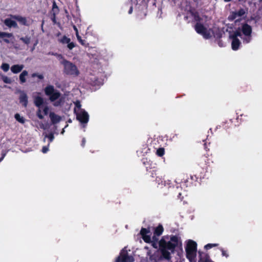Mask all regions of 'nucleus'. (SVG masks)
Returning a JSON list of instances; mask_svg holds the SVG:
<instances>
[{"instance_id":"aec40b11","label":"nucleus","mask_w":262,"mask_h":262,"mask_svg":"<svg viewBox=\"0 0 262 262\" xmlns=\"http://www.w3.org/2000/svg\"><path fill=\"white\" fill-rule=\"evenodd\" d=\"M47 138H48L49 139V143H48V145H49L50 143L52 142L53 140L54 139V134L53 133H50L49 135L46 134L45 135V138H44V139H43L44 141H46V139Z\"/></svg>"},{"instance_id":"f257e3e1","label":"nucleus","mask_w":262,"mask_h":262,"mask_svg":"<svg viewBox=\"0 0 262 262\" xmlns=\"http://www.w3.org/2000/svg\"><path fill=\"white\" fill-rule=\"evenodd\" d=\"M163 232V228L161 225H159L155 228L152 238L149 234V230L146 228H142L140 234L145 242L151 243L152 246L156 249L159 248L163 257L169 259L171 253L174 252V248L179 244L181 245V242L180 238L176 236H171L169 241H166V237H163L159 241L157 236L161 235Z\"/></svg>"},{"instance_id":"dca6fc26","label":"nucleus","mask_w":262,"mask_h":262,"mask_svg":"<svg viewBox=\"0 0 262 262\" xmlns=\"http://www.w3.org/2000/svg\"><path fill=\"white\" fill-rule=\"evenodd\" d=\"M43 103V99L41 97L37 96L35 97L34 103L38 107H41V106Z\"/></svg>"},{"instance_id":"c756f323","label":"nucleus","mask_w":262,"mask_h":262,"mask_svg":"<svg viewBox=\"0 0 262 262\" xmlns=\"http://www.w3.org/2000/svg\"><path fill=\"white\" fill-rule=\"evenodd\" d=\"M32 77H37V78H38L39 79H43V76L41 74H37V73H33L32 75Z\"/></svg>"},{"instance_id":"f03ea898","label":"nucleus","mask_w":262,"mask_h":262,"mask_svg":"<svg viewBox=\"0 0 262 262\" xmlns=\"http://www.w3.org/2000/svg\"><path fill=\"white\" fill-rule=\"evenodd\" d=\"M252 28L248 24H243L236 31L230 32L229 38L231 41L232 50H237L241 45L239 37L244 43H248L251 40Z\"/></svg>"},{"instance_id":"4c0bfd02","label":"nucleus","mask_w":262,"mask_h":262,"mask_svg":"<svg viewBox=\"0 0 262 262\" xmlns=\"http://www.w3.org/2000/svg\"><path fill=\"white\" fill-rule=\"evenodd\" d=\"M85 143V139L83 138L82 140V146H84Z\"/></svg>"},{"instance_id":"58836bf2","label":"nucleus","mask_w":262,"mask_h":262,"mask_svg":"<svg viewBox=\"0 0 262 262\" xmlns=\"http://www.w3.org/2000/svg\"><path fill=\"white\" fill-rule=\"evenodd\" d=\"M55 8L57 9V7L55 3L54 2V4H53V9H54Z\"/></svg>"},{"instance_id":"4be33fe9","label":"nucleus","mask_w":262,"mask_h":262,"mask_svg":"<svg viewBox=\"0 0 262 262\" xmlns=\"http://www.w3.org/2000/svg\"><path fill=\"white\" fill-rule=\"evenodd\" d=\"M5 37L10 38L13 37V34L12 33L0 32V38Z\"/></svg>"},{"instance_id":"a878e982","label":"nucleus","mask_w":262,"mask_h":262,"mask_svg":"<svg viewBox=\"0 0 262 262\" xmlns=\"http://www.w3.org/2000/svg\"><path fill=\"white\" fill-rule=\"evenodd\" d=\"M20 40L27 45L29 44L30 42V38L28 37H21L20 38Z\"/></svg>"},{"instance_id":"f704fd0d","label":"nucleus","mask_w":262,"mask_h":262,"mask_svg":"<svg viewBox=\"0 0 262 262\" xmlns=\"http://www.w3.org/2000/svg\"><path fill=\"white\" fill-rule=\"evenodd\" d=\"M60 103H61V99H60L58 101H56L54 103V105L56 106H59L60 104Z\"/></svg>"},{"instance_id":"2eb2a0df","label":"nucleus","mask_w":262,"mask_h":262,"mask_svg":"<svg viewBox=\"0 0 262 262\" xmlns=\"http://www.w3.org/2000/svg\"><path fill=\"white\" fill-rule=\"evenodd\" d=\"M28 75V72L26 70H24L22 71V72L20 73V74L19 76V79L20 80V82L21 83H24L26 82V77Z\"/></svg>"},{"instance_id":"7c9ffc66","label":"nucleus","mask_w":262,"mask_h":262,"mask_svg":"<svg viewBox=\"0 0 262 262\" xmlns=\"http://www.w3.org/2000/svg\"><path fill=\"white\" fill-rule=\"evenodd\" d=\"M49 107L47 106H45L43 107L42 109V112H43L45 115H47L48 113Z\"/></svg>"},{"instance_id":"412c9836","label":"nucleus","mask_w":262,"mask_h":262,"mask_svg":"<svg viewBox=\"0 0 262 262\" xmlns=\"http://www.w3.org/2000/svg\"><path fill=\"white\" fill-rule=\"evenodd\" d=\"M1 68L3 71L6 72L9 70L10 68V66L8 63H3L1 66Z\"/></svg>"},{"instance_id":"ea45409f","label":"nucleus","mask_w":262,"mask_h":262,"mask_svg":"<svg viewBox=\"0 0 262 262\" xmlns=\"http://www.w3.org/2000/svg\"><path fill=\"white\" fill-rule=\"evenodd\" d=\"M132 12H133V8H132V7H130V9H129V11H128V13H129V14H131V13H132Z\"/></svg>"},{"instance_id":"9d476101","label":"nucleus","mask_w":262,"mask_h":262,"mask_svg":"<svg viewBox=\"0 0 262 262\" xmlns=\"http://www.w3.org/2000/svg\"><path fill=\"white\" fill-rule=\"evenodd\" d=\"M59 41L62 44H67V47L70 50H72L75 47V43L71 42V39L66 36H62Z\"/></svg>"},{"instance_id":"39448f33","label":"nucleus","mask_w":262,"mask_h":262,"mask_svg":"<svg viewBox=\"0 0 262 262\" xmlns=\"http://www.w3.org/2000/svg\"><path fill=\"white\" fill-rule=\"evenodd\" d=\"M196 243L195 242L192 240H189L188 241L186 247V252L187 257L190 260H192L196 256Z\"/></svg>"},{"instance_id":"c9c22d12","label":"nucleus","mask_w":262,"mask_h":262,"mask_svg":"<svg viewBox=\"0 0 262 262\" xmlns=\"http://www.w3.org/2000/svg\"><path fill=\"white\" fill-rule=\"evenodd\" d=\"M73 29H74V30H75V31L76 32V34L79 33H78V30L77 27L75 25L73 26Z\"/></svg>"},{"instance_id":"20e7f679","label":"nucleus","mask_w":262,"mask_h":262,"mask_svg":"<svg viewBox=\"0 0 262 262\" xmlns=\"http://www.w3.org/2000/svg\"><path fill=\"white\" fill-rule=\"evenodd\" d=\"M63 72L68 75L77 76L79 75V72L76 66L68 60H64Z\"/></svg>"},{"instance_id":"6ab92c4d","label":"nucleus","mask_w":262,"mask_h":262,"mask_svg":"<svg viewBox=\"0 0 262 262\" xmlns=\"http://www.w3.org/2000/svg\"><path fill=\"white\" fill-rule=\"evenodd\" d=\"M52 55L55 56L58 59V60L60 61V63L62 64H63L64 60H67L61 54H59L57 53H52Z\"/></svg>"},{"instance_id":"5701e85b","label":"nucleus","mask_w":262,"mask_h":262,"mask_svg":"<svg viewBox=\"0 0 262 262\" xmlns=\"http://www.w3.org/2000/svg\"><path fill=\"white\" fill-rule=\"evenodd\" d=\"M74 104L75 105V107L74 108V112H77V111L79 110H83L81 108L80 102L79 101H76L74 102Z\"/></svg>"},{"instance_id":"1a4fd4ad","label":"nucleus","mask_w":262,"mask_h":262,"mask_svg":"<svg viewBox=\"0 0 262 262\" xmlns=\"http://www.w3.org/2000/svg\"><path fill=\"white\" fill-rule=\"evenodd\" d=\"M246 13V10L244 9H241L237 11H233L229 16V19L236 21L239 20L242 17H244Z\"/></svg>"},{"instance_id":"7ed1b4c3","label":"nucleus","mask_w":262,"mask_h":262,"mask_svg":"<svg viewBox=\"0 0 262 262\" xmlns=\"http://www.w3.org/2000/svg\"><path fill=\"white\" fill-rule=\"evenodd\" d=\"M197 33L201 34L205 38L208 39L213 36L216 38H220L222 36V31L218 28H214L213 30H208L200 23H197L195 27Z\"/></svg>"},{"instance_id":"ddd939ff","label":"nucleus","mask_w":262,"mask_h":262,"mask_svg":"<svg viewBox=\"0 0 262 262\" xmlns=\"http://www.w3.org/2000/svg\"><path fill=\"white\" fill-rule=\"evenodd\" d=\"M20 102L24 106H27L28 104V97L26 94L21 92L19 97Z\"/></svg>"},{"instance_id":"0eeeda50","label":"nucleus","mask_w":262,"mask_h":262,"mask_svg":"<svg viewBox=\"0 0 262 262\" xmlns=\"http://www.w3.org/2000/svg\"><path fill=\"white\" fill-rule=\"evenodd\" d=\"M77 119L85 127L89 121V115L84 110H79L75 113Z\"/></svg>"},{"instance_id":"2f4dec72","label":"nucleus","mask_w":262,"mask_h":262,"mask_svg":"<svg viewBox=\"0 0 262 262\" xmlns=\"http://www.w3.org/2000/svg\"><path fill=\"white\" fill-rule=\"evenodd\" d=\"M49 145H48L47 146H43L42 149V151L43 153H46L49 150L48 148Z\"/></svg>"},{"instance_id":"f8f14e48","label":"nucleus","mask_w":262,"mask_h":262,"mask_svg":"<svg viewBox=\"0 0 262 262\" xmlns=\"http://www.w3.org/2000/svg\"><path fill=\"white\" fill-rule=\"evenodd\" d=\"M24 68L23 64H14L11 66V71L13 74H17L20 72Z\"/></svg>"},{"instance_id":"473e14b6","label":"nucleus","mask_w":262,"mask_h":262,"mask_svg":"<svg viewBox=\"0 0 262 262\" xmlns=\"http://www.w3.org/2000/svg\"><path fill=\"white\" fill-rule=\"evenodd\" d=\"M39 126L41 128L43 129H47V127H46V125H45L43 123H39Z\"/></svg>"},{"instance_id":"423d86ee","label":"nucleus","mask_w":262,"mask_h":262,"mask_svg":"<svg viewBox=\"0 0 262 262\" xmlns=\"http://www.w3.org/2000/svg\"><path fill=\"white\" fill-rule=\"evenodd\" d=\"M45 92L46 95L49 97V99L52 102L57 100L60 96V93L55 90L52 85L47 86L45 89Z\"/></svg>"},{"instance_id":"4468645a","label":"nucleus","mask_w":262,"mask_h":262,"mask_svg":"<svg viewBox=\"0 0 262 262\" xmlns=\"http://www.w3.org/2000/svg\"><path fill=\"white\" fill-rule=\"evenodd\" d=\"M0 79L6 84H11L13 82L11 78H9L2 73H0Z\"/></svg>"},{"instance_id":"e433bc0d","label":"nucleus","mask_w":262,"mask_h":262,"mask_svg":"<svg viewBox=\"0 0 262 262\" xmlns=\"http://www.w3.org/2000/svg\"><path fill=\"white\" fill-rule=\"evenodd\" d=\"M4 41L8 43L10 42V41L8 39H4Z\"/></svg>"},{"instance_id":"cd10ccee","label":"nucleus","mask_w":262,"mask_h":262,"mask_svg":"<svg viewBox=\"0 0 262 262\" xmlns=\"http://www.w3.org/2000/svg\"><path fill=\"white\" fill-rule=\"evenodd\" d=\"M164 154V150L163 148H159L157 150V154L159 156H162Z\"/></svg>"},{"instance_id":"c85d7f7f","label":"nucleus","mask_w":262,"mask_h":262,"mask_svg":"<svg viewBox=\"0 0 262 262\" xmlns=\"http://www.w3.org/2000/svg\"><path fill=\"white\" fill-rule=\"evenodd\" d=\"M76 37H77V38L78 40L80 42V43L81 45H84L85 41H84V40H82L81 39V37L79 36V33L76 34Z\"/></svg>"},{"instance_id":"72a5a7b5","label":"nucleus","mask_w":262,"mask_h":262,"mask_svg":"<svg viewBox=\"0 0 262 262\" xmlns=\"http://www.w3.org/2000/svg\"><path fill=\"white\" fill-rule=\"evenodd\" d=\"M222 255L224 256H226V257H228V254L227 252L224 250H222Z\"/></svg>"},{"instance_id":"a211bd4d","label":"nucleus","mask_w":262,"mask_h":262,"mask_svg":"<svg viewBox=\"0 0 262 262\" xmlns=\"http://www.w3.org/2000/svg\"><path fill=\"white\" fill-rule=\"evenodd\" d=\"M15 119L19 122L23 124L25 122V119L23 116H21L19 114H16L14 116Z\"/></svg>"},{"instance_id":"37998d69","label":"nucleus","mask_w":262,"mask_h":262,"mask_svg":"<svg viewBox=\"0 0 262 262\" xmlns=\"http://www.w3.org/2000/svg\"><path fill=\"white\" fill-rule=\"evenodd\" d=\"M64 129H62V132H61V134H64Z\"/></svg>"},{"instance_id":"f3484780","label":"nucleus","mask_w":262,"mask_h":262,"mask_svg":"<svg viewBox=\"0 0 262 262\" xmlns=\"http://www.w3.org/2000/svg\"><path fill=\"white\" fill-rule=\"evenodd\" d=\"M5 24L9 27H17V24L14 21L12 20L11 19L7 18L4 21Z\"/></svg>"},{"instance_id":"393cba45","label":"nucleus","mask_w":262,"mask_h":262,"mask_svg":"<svg viewBox=\"0 0 262 262\" xmlns=\"http://www.w3.org/2000/svg\"><path fill=\"white\" fill-rule=\"evenodd\" d=\"M36 114L39 119H42L43 118V116L42 114V111L41 107H38Z\"/></svg>"},{"instance_id":"b1692460","label":"nucleus","mask_w":262,"mask_h":262,"mask_svg":"<svg viewBox=\"0 0 262 262\" xmlns=\"http://www.w3.org/2000/svg\"><path fill=\"white\" fill-rule=\"evenodd\" d=\"M14 18L16 19H17L22 25L26 24V20L25 18L21 17V16H15Z\"/></svg>"},{"instance_id":"6e6552de","label":"nucleus","mask_w":262,"mask_h":262,"mask_svg":"<svg viewBox=\"0 0 262 262\" xmlns=\"http://www.w3.org/2000/svg\"><path fill=\"white\" fill-rule=\"evenodd\" d=\"M134 258L132 254L128 253L125 248L120 252L115 262H134Z\"/></svg>"},{"instance_id":"79ce46f5","label":"nucleus","mask_w":262,"mask_h":262,"mask_svg":"<svg viewBox=\"0 0 262 262\" xmlns=\"http://www.w3.org/2000/svg\"><path fill=\"white\" fill-rule=\"evenodd\" d=\"M52 20L53 21L54 23H56V19H55V17L54 16L53 19H52Z\"/></svg>"},{"instance_id":"9b49d317","label":"nucleus","mask_w":262,"mask_h":262,"mask_svg":"<svg viewBox=\"0 0 262 262\" xmlns=\"http://www.w3.org/2000/svg\"><path fill=\"white\" fill-rule=\"evenodd\" d=\"M49 118L53 125L58 123L61 120V117L54 112H50L49 113Z\"/></svg>"},{"instance_id":"bb28decb","label":"nucleus","mask_w":262,"mask_h":262,"mask_svg":"<svg viewBox=\"0 0 262 262\" xmlns=\"http://www.w3.org/2000/svg\"><path fill=\"white\" fill-rule=\"evenodd\" d=\"M218 245L217 244H208L205 245V248L207 250H208L213 247H216Z\"/></svg>"},{"instance_id":"a19ab883","label":"nucleus","mask_w":262,"mask_h":262,"mask_svg":"<svg viewBox=\"0 0 262 262\" xmlns=\"http://www.w3.org/2000/svg\"><path fill=\"white\" fill-rule=\"evenodd\" d=\"M5 156V154H4L2 157L1 158H0V162L3 160V159L4 158Z\"/></svg>"}]
</instances>
